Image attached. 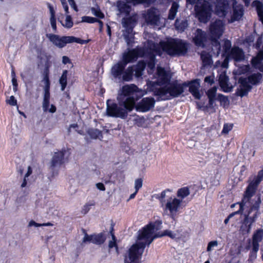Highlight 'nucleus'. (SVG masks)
<instances>
[{"label":"nucleus","instance_id":"obj_1","mask_svg":"<svg viewBox=\"0 0 263 263\" xmlns=\"http://www.w3.org/2000/svg\"><path fill=\"white\" fill-rule=\"evenodd\" d=\"M138 87L134 84L125 85L122 86L117 96L118 104L115 103H109L107 101L106 114L109 117L125 119L128 112L133 110L135 106L136 101L140 96Z\"/></svg>","mask_w":263,"mask_h":263},{"label":"nucleus","instance_id":"obj_2","mask_svg":"<svg viewBox=\"0 0 263 263\" xmlns=\"http://www.w3.org/2000/svg\"><path fill=\"white\" fill-rule=\"evenodd\" d=\"M155 226L152 223L138 231L136 243L130 247L125 255L124 263H139L146 246H149L156 238L167 236L172 239L176 238V234L170 230H166L158 234H155Z\"/></svg>","mask_w":263,"mask_h":263},{"label":"nucleus","instance_id":"obj_3","mask_svg":"<svg viewBox=\"0 0 263 263\" xmlns=\"http://www.w3.org/2000/svg\"><path fill=\"white\" fill-rule=\"evenodd\" d=\"M145 48L149 52L147 66L153 70L156 64V56H162L163 52L172 57L184 55L188 50L187 43L179 39H171L167 41H161L159 44H155L153 41L148 40L145 45Z\"/></svg>","mask_w":263,"mask_h":263},{"label":"nucleus","instance_id":"obj_4","mask_svg":"<svg viewBox=\"0 0 263 263\" xmlns=\"http://www.w3.org/2000/svg\"><path fill=\"white\" fill-rule=\"evenodd\" d=\"M158 78L156 85L153 86L151 90L157 101L170 100L180 96L184 92L186 83H180L177 81L171 82V78L163 68L158 67Z\"/></svg>","mask_w":263,"mask_h":263},{"label":"nucleus","instance_id":"obj_5","mask_svg":"<svg viewBox=\"0 0 263 263\" xmlns=\"http://www.w3.org/2000/svg\"><path fill=\"white\" fill-rule=\"evenodd\" d=\"M143 56H144V49L141 48L134 49L124 53L122 61L119 62L112 67L111 70L112 75L114 78L121 80V77L126 65L128 63L136 61L138 57Z\"/></svg>","mask_w":263,"mask_h":263},{"label":"nucleus","instance_id":"obj_6","mask_svg":"<svg viewBox=\"0 0 263 263\" xmlns=\"http://www.w3.org/2000/svg\"><path fill=\"white\" fill-rule=\"evenodd\" d=\"M224 30V24L219 20L212 23L210 26V36L212 45V50L216 51L217 55L221 52L220 44L219 39L222 36Z\"/></svg>","mask_w":263,"mask_h":263},{"label":"nucleus","instance_id":"obj_7","mask_svg":"<svg viewBox=\"0 0 263 263\" xmlns=\"http://www.w3.org/2000/svg\"><path fill=\"white\" fill-rule=\"evenodd\" d=\"M46 37L53 45L59 48L64 47L67 44L77 43L80 44H87L89 42L88 40H81L73 36H61L52 33L46 34Z\"/></svg>","mask_w":263,"mask_h":263},{"label":"nucleus","instance_id":"obj_8","mask_svg":"<svg viewBox=\"0 0 263 263\" xmlns=\"http://www.w3.org/2000/svg\"><path fill=\"white\" fill-rule=\"evenodd\" d=\"M195 11L200 22L205 23L211 17L212 6L205 0H198L195 6Z\"/></svg>","mask_w":263,"mask_h":263},{"label":"nucleus","instance_id":"obj_9","mask_svg":"<svg viewBox=\"0 0 263 263\" xmlns=\"http://www.w3.org/2000/svg\"><path fill=\"white\" fill-rule=\"evenodd\" d=\"M232 45L230 41H223L221 52L222 55H228L230 58L233 59L236 62H240L245 59V55L242 50L239 47H234L231 49Z\"/></svg>","mask_w":263,"mask_h":263},{"label":"nucleus","instance_id":"obj_10","mask_svg":"<svg viewBox=\"0 0 263 263\" xmlns=\"http://www.w3.org/2000/svg\"><path fill=\"white\" fill-rule=\"evenodd\" d=\"M247 65L238 66L236 70L233 72L234 78L238 80L239 84V88L236 92L237 95L243 97L247 94Z\"/></svg>","mask_w":263,"mask_h":263},{"label":"nucleus","instance_id":"obj_11","mask_svg":"<svg viewBox=\"0 0 263 263\" xmlns=\"http://www.w3.org/2000/svg\"><path fill=\"white\" fill-rule=\"evenodd\" d=\"M145 67L146 63L144 61H139L136 65L129 66L126 70H124L121 80L127 82L131 81L134 72L136 77H141Z\"/></svg>","mask_w":263,"mask_h":263},{"label":"nucleus","instance_id":"obj_12","mask_svg":"<svg viewBox=\"0 0 263 263\" xmlns=\"http://www.w3.org/2000/svg\"><path fill=\"white\" fill-rule=\"evenodd\" d=\"M164 203L161 206L163 209L164 213L169 212L171 217L174 219L175 216L178 211L182 202V200L178 199L175 197H168L167 201H162Z\"/></svg>","mask_w":263,"mask_h":263},{"label":"nucleus","instance_id":"obj_13","mask_svg":"<svg viewBox=\"0 0 263 263\" xmlns=\"http://www.w3.org/2000/svg\"><path fill=\"white\" fill-rule=\"evenodd\" d=\"M263 180V168L258 171L257 175L248 185V202H250L251 197L255 195L259 184Z\"/></svg>","mask_w":263,"mask_h":263},{"label":"nucleus","instance_id":"obj_14","mask_svg":"<svg viewBox=\"0 0 263 263\" xmlns=\"http://www.w3.org/2000/svg\"><path fill=\"white\" fill-rule=\"evenodd\" d=\"M261 202L260 195L259 194L257 195V200L252 203V205L248 211V223H250V224L248 226V234L250 231L251 224L254 222L257 218V215L259 213V209Z\"/></svg>","mask_w":263,"mask_h":263},{"label":"nucleus","instance_id":"obj_15","mask_svg":"<svg viewBox=\"0 0 263 263\" xmlns=\"http://www.w3.org/2000/svg\"><path fill=\"white\" fill-rule=\"evenodd\" d=\"M155 100L152 97L143 98L137 105V111L145 112L148 111L155 106Z\"/></svg>","mask_w":263,"mask_h":263},{"label":"nucleus","instance_id":"obj_16","mask_svg":"<svg viewBox=\"0 0 263 263\" xmlns=\"http://www.w3.org/2000/svg\"><path fill=\"white\" fill-rule=\"evenodd\" d=\"M138 5L137 0H120L117 3V7L120 13L129 14L132 6Z\"/></svg>","mask_w":263,"mask_h":263},{"label":"nucleus","instance_id":"obj_17","mask_svg":"<svg viewBox=\"0 0 263 263\" xmlns=\"http://www.w3.org/2000/svg\"><path fill=\"white\" fill-rule=\"evenodd\" d=\"M147 24L152 26H158L160 22L159 15L156 13L155 10L150 9L147 10L144 15Z\"/></svg>","mask_w":263,"mask_h":263},{"label":"nucleus","instance_id":"obj_18","mask_svg":"<svg viewBox=\"0 0 263 263\" xmlns=\"http://www.w3.org/2000/svg\"><path fill=\"white\" fill-rule=\"evenodd\" d=\"M219 83L223 91L228 92L232 90L233 87L229 82V77L226 75V71L222 72L219 74Z\"/></svg>","mask_w":263,"mask_h":263},{"label":"nucleus","instance_id":"obj_19","mask_svg":"<svg viewBox=\"0 0 263 263\" xmlns=\"http://www.w3.org/2000/svg\"><path fill=\"white\" fill-rule=\"evenodd\" d=\"M189 87V91L194 97L195 99H200L201 95L199 92L200 87V80L199 79L194 80L187 84L186 86Z\"/></svg>","mask_w":263,"mask_h":263},{"label":"nucleus","instance_id":"obj_20","mask_svg":"<svg viewBox=\"0 0 263 263\" xmlns=\"http://www.w3.org/2000/svg\"><path fill=\"white\" fill-rule=\"evenodd\" d=\"M206 33L201 29H197L195 33L193 41L197 46L203 47L206 41Z\"/></svg>","mask_w":263,"mask_h":263},{"label":"nucleus","instance_id":"obj_21","mask_svg":"<svg viewBox=\"0 0 263 263\" xmlns=\"http://www.w3.org/2000/svg\"><path fill=\"white\" fill-rule=\"evenodd\" d=\"M64 152L63 151L54 153L51 160V166L52 170L59 167L64 163Z\"/></svg>","mask_w":263,"mask_h":263},{"label":"nucleus","instance_id":"obj_22","mask_svg":"<svg viewBox=\"0 0 263 263\" xmlns=\"http://www.w3.org/2000/svg\"><path fill=\"white\" fill-rule=\"evenodd\" d=\"M243 196H244V197H243V199L242 201V202H241V203L237 202V203H236L235 204H233L231 205V208H233L236 205H238L239 210L235 212H233V213L230 214L228 216V217L226 219H225V220L224 221V223L225 224H227L229 222V220L235 215H240V218H241V214H243L242 211L243 210V206L245 205L244 200H245V198L247 197V189L244 191Z\"/></svg>","mask_w":263,"mask_h":263},{"label":"nucleus","instance_id":"obj_23","mask_svg":"<svg viewBox=\"0 0 263 263\" xmlns=\"http://www.w3.org/2000/svg\"><path fill=\"white\" fill-rule=\"evenodd\" d=\"M135 24L136 20L131 17L123 18L122 21L123 27L125 28L124 32L128 34L132 33Z\"/></svg>","mask_w":263,"mask_h":263},{"label":"nucleus","instance_id":"obj_24","mask_svg":"<svg viewBox=\"0 0 263 263\" xmlns=\"http://www.w3.org/2000/svg\"><path fill=\"white\" fill-rule=\"evenodd\" d=\"M262 81V74L259 72L248 75V83H251L253 85H257L261 83Z\"/></svg>","mask_w":263,"mask_h":263},{"label":"nucleus","instance_id":"obj_25","mask_svg":"<svg viewBox=\"0 0 263 263\" xmlns=\"http://www.w3.org/2000/svg\"><path fill=\"white\" fill-rule=\"evenodd\" d=\"M188 25V21L185 18H177L175 23L176 29L180 32H183Z\"/></svg>","mask_w":263,"mask_h":263},{"label":"nucleus","instance_id":"obj_26","mask_svg":"<svg viewBox=\"0 0 263 263\" xmlns=\"http://www.w3.org/2000/svg\"><path fill=\"white\" fill-rule=\"evenodd\" d=\"M252 6L255 7L259 21L263 24V4L258 0L252 2Z\"/></svg>","mask_w":263,"mask_h":263},{"label":"nucleus","instance_id":"obj_27","mask_svg":"<svg viewBox=\"0 0 263 263\" xmlns=\"http://www.w3.org/2000/svg\"><path fill=\"white\" fill-rule=\"evenodd\" d=\"M263 239V229H260L256 230L252 236V245L259 246V243Z\"/></svg>","mask_w":263,"mask_h":263},{"label":"nucleus","instance_id":"obj_28","mask_svg":"<svg viewBox=\"0 0 263 263\" xmlns=\"http://www.w3.org/2000/svg\"><path fill=\"white\" fill-rule=\"evenodd\" d=\"M243 15V10L241 6L233 7V14L230 22L232 23L235 21L239 20Z\"/></svg>","mask_w":263,"mask_h":263},{"label":"nucleus","instance_id":"obj_29","mask_svg":"<svg viewBox=\"0 0 263 263\" xmlns=\"http://www.w3.org/2000/svg\"><path fill=\"white\" fill-rule=\"evenodd\" d=\"M179 8V4L176 2H173L168 11L167 17L168 20H173L175 19Z\"/></svg>","mask_w":263,"mask_h":263},{"label":"nucleus","instance_id":"obj_30","mask_svg":"<svg viewBox=\"0 0 263 263\" xmlns=\"http://www.w3.org/2000/svg\"><path fill=\"white\" fill-rule=\"evenodd\" d=\"M45 70L44 71V78L43 82L45 85L44 89H50V81L49 79V72L50 64L48 63L45 64Z\"/></svg>","mask_w":263,"mask_h":263},{"label":"nucleus","instance_id":"obj_31","mask_svg":"<svg viewBox=\"0 0 263 263\" xmlns=\"http://www.w3.org/2000/svg\"><path fill=\"white\" fill-rule=\"evenodd\" d=\"M106 240V237L103 233L93 235L92 243L97 245L103 244Z\"/></svg>","mask_w":263,"mask_h":263},{"label":"nucleus","instance_id":"obj_32","mask_svg":"<svg viewBox=\"0 0 263 263\" xmlns=\"http://www.w3.org/2000/svg\"><path fill=\"white\" fill-rule=\"evenodd\" d=\"M87 134L92 139L101 140L103 138L102 132L96 128L89 129L87 131Z\"/></svg>","mask_w":263,"mask_h":263},{"label":"nucleus","instance_id":"obj_33","mask_svg":"<svg viewBox=\"0 0 263 263\" xmlns=\"http://www.w3.org/2000/svg\"><path fill=\"white\" fill-rule=\"evenodd\" d=\"M67 70H64L59 80V83L61 86V89L62 91H64L65 90L67 84Z\"/></svg>","mask_w":263,"mask_h":263},{"label":"nucleus","instance_id":"obj_34","mask_svg":"<svg viewBox=\"0 0 263 263\" xmlns=\"http://www.w3.org/2000/svg\"><path fill=\"white\" fill-rule=\"evenodd\" d=\"M49 100H43L42 108L44 112H49L50 113H54L56 111V107L51 104L50 106V108H49Z\"/></svg>","mask_w":263,"mask_h":263},{"label":"nucleus","instance_id":"obj_35","mask_svg":"<svg viewBox=\"0 0 263 263\" xmlns=\"http://www.w3.org/2000/svg\"><path fill=\"white\" fill-rule=\"evenodd\" d=\"M259 246L252 245V249L249 254V257L248 261L253 262L257 257V253L258 251Z\"/></svg>","mask_w":263,"mask_h":263},{"label":"nucleus","instance_id":"obj_36","mask_svg":"<svg viewBox=\"0 0 263 263\" xmlns=\"http://www.w3.org/2000/svg\"><path fill=\"white\" fill-rule=\"evenodd\" d=\"M190 190L188 187H183L179 189L177 191V196L182 200L190 194Z\"/></svg>","mask_w":263,"mask_h":263},{"label":"nucleus","instance_id":"obj_37","mask_svg":"<svg viewBox=\"0 0 263 263\" xmlns=\"http://www.w3.org/2000/svg\"><path fill=\"white\" fill-rule=\"evenodd\" d=\"M110 233L111 234L112 239L109 241L108 247L109 249H111L114 247H115L116 250L118 251V248L116 242L117 239L115 235L113 233V228H112L111 230H110Z\"/></svg>","mask_w":263,"mask_h":263},{"label":"nucleus","instance_id":"obj_38","mask_svg":"<svg viewBox=\"0 0 263 263\" xmlns=\"http://www.w3.org/2000/svg\"><path fill=\"white\" fill-rule=\"evenodd\" d=\"M201 59L205 65H209L211 63V58L210 55L205 51L201 52Z\"/></svg>","mask_w":263,"mask_h":263},{"label":"nucleus","instance_id":"obj_39","mask_svg":"<svg viewBox=\"0 0 263 263\" xmlns=\"http://www.w3.org/2000/svg\"><path fill=\"white\" fill-rule=\"evenodd\" d=\"M217 87L214 86L209 89L206 92L208 98H216Z\"/></svg>","mask_w":263,"mask_h":263},{"label":"nucleus","instance_id":"obj_40","mask_svg":"<svg viewBox=\"0 0 263 263\" xmlns=\"http://www.w3.org/2000/svg\"><path fill=\"white\" fill-rule=\"evenodd\" d=\"M73 24L71 16L70 15H66L65 24H62V25L65 28H70L72 27Z\"/></svg>","mask_w":263,"mask_h":263},{"label":"nucleus","instance_id":"obj_41","mask_svg":"<svg viewBox=\"0 0 263 263\" xmlns=\"http://www.w3.org/2000/svg\"><path fill=\"white\" fill-rule=\"evenodd\" d=\"M82 232L84 235V236L82 240V242L83 243H86L87 242L92 243L93 235H88L86 231L84 229H82Z\"/></svg>","mask_w":263,"mask_h":263},{"label":"nucleus","instance_id":"obj_42","mask_svg":"<svg viewBox=\"0 0 263 263\" xmlns=\"http://www.w3.org/2000/svg\"><path fill=\"white\" fill-rule=\"evenodd\" d=\"M167 192H171V191L168 189L162 191L160 194V196L159 198V199L161 204V206L164 204V203L162 201H167V198L166 199V197H167V198H168L169 197V196H166V193Z\"/></svg>","mask_w":263,"mask_h":263},{"label":"nucleus","instance_id":"obj_43","mask_svg":"<svg viewBox=\"0 0 263 263\" xmlns=\"http://www.w3.org/2000/svg\"><path fill=\"white\" fill-rule=\"evenodd\" d=\"M233 126V124L231 123H225L223 125V129L222 130V134H227L228 133L232 130Z\"/></svg>","mask_w":263,"mask_h":263},{"label":"nucleus","instance_id":"obj_44","mask_svg":"<svg viewBox=\"0 0 263 263\" xmlns=\"http://www.w3.org/2000/svg\"><path fill=\"white\" fill-rule=\"evenodd\" d=\"M98 19L91 16H83L82 17V22L88 23H94L98 21Z\"/></svg>","mask_w":263,"mask_h":263},{"label":"nucleus","instance_id":"obj_45","mask_svg":"<svg viewBox=\"0 0 263 263\" xmlns=\"http://www.w3.org/2000/svg\"><path fill=\"white\" fill-rule=\"evenodd\" d=\"M217 99L220 102L221 105L228 104L229 103L228 98L222 94H218Z\"/></svg>","mask_w":263,"mask_h":263},{"label":"nucleus","instance_id":"obj_46","mask_svg":"<svg viewBox=\"0 0 263 263\" xmlns=\"http://www.w3.org/2000/svg\"><path fill=\"white\" fill-rule=\"evenodd\" d=\"M91 12L93 15L100 18H103L104 17V14L99 9L92 8Z\"/></svg>","mask_w":263,"mask_h":263},{"label":"nucleus","instance_id":"obj_47","mask_svg":"<svg viewBox=\"0 0 263 263\" xmlns=\"http://www.w3.org/2000/svg\"><path fill=\"white\" fill-rule=\"evenodd\" d=\"M143 184V180L141 178H138L135 181V189L136 192H138L139 190L142 187Z\"/></svg>","mask_w":263,"mask_h":263},{"label":"nucleus","instance_id":"obj_48","mask_svg":"<svg viewBox=\"0 0 263 263\" xmlns=\"http://www.w3.org/2000/svg\"><path fill=\"white\" fill-rule=\"evenodd\" d=\"M218 246V241L217 240L211 241L209 242L208 247H207V251L211 252L213 250V248L216 247Z\"/></svg>","mask_w":263,"mask_h":263},{"label":"nucleus","instance_id":"obj_49","mask_svg":"<svg viewBox=\"0 0 263 263\" xmlns=\"http://www.w3.org/2000/svg\"><path fill=\"white\" fill-rule=\"evenodd\" d=\"M241 219H242V220H241V222H242V225L241 226V227L240 228V231H242L243 234H245V232H243V231H244L243 228L247 227V223H246L247 214H241Z\"/></svg>","mask_w":263,"mask_h":263},{"label":"nucleus","instance_id":"obj_50","mask_svg":"<svg viewBox=\"0 0 263 263\" xmlns=\"http://www.w3.org/2000/svg\"><path fill=\"white\" fill-rule=\"evenodd\" d=\"M93 204L92 203H86L85 204L82 208V213L83 214H87L88 211L90 210L91 206H92Z\"/></svg>","mask_w":263,"mask_h":263},{"label":"nucleus","instance_id":"obj_51","mask_svg":"<svg viewBox=\"0 0 263 263\" xmlns=\"http://www.w3.org/2000/svg\"><path fill=\"white\" fill-rule=\"evenodd\" d=\"M132 34H128V33H126L124 32L123 33V36L124 38L127 43V44L129 45L130 43H132Z\"/></svg>","mask_w":263,"mask_h":263},{"label":"nucleus","instance_id":"obj_52","mask_svg":"<svg viewBox=\"0 0 263 263\" xmlns=\"http://www.w3.org/2000/svg\"><path fill=\"white\" fill-rule=\"evenodd\" d=\"M6 102L11 106H15L17 105V100L13 96H11L9 99L6 100Z\"/></svg>","mask_w":263,"mask_h":263},{"label":"nucleus","instance_id":"obj_53","mask_svg":"<svg viewBox=\"0 0 263 263\" xmlns=\"http://www.w3.org/2000/svg\"><path fill=\"white\" fill-rule=\"evenodd\" d=\"M204 82L212 85L214 83V77L213 76L206 77L204 78Z\"/></svg>","mask_w":263,"mask_h":263},{"label":"nucleus","instance_id":"obj_54","mask_svg":"<svg viewBox=\"0 0 263 263\" xmlns=\"http://www.w3.org/2000/svg\"><path fill=\"white\" fill-rule=\"evenodd\" d=\"M262 36H258L257 38V40L256 41V42L255 43V48L257 49H258L260 48V47L262 44Z\"/></svg>","mask_w":263,"mask_h":263},{"label":"nucleus","instance_id":"obj_55","mask_svg":"<svg viewBox=\"0 0 263 263\" xmlns=\"http://www.w3.org/2000/svg\"><path fill=\"white\" fill-rule=\"evenodd\" d=\"M68 2L70 5V6H71V7L73 9V10L76 11V12H78V7L74 2V0H68Z\"/></svg>","mask_w":263,"mask_h":263},{"label":"nucleus","instance_id":"obj_56","mask_svg":"<svg viewBox=\"0 0 263 263\" xmlns=\"http://www.w3.org/2000/svg\"><path fill=\"white\" fill-rule=\"evenodd\" d=\"M44 94L43 100H50V92L49 89H44Z\"/></svg>","mask_w":263,"mask_h":263},{"label":"nucleus","instance_id":"obj_57","mask_svg":"<svg viewBox=\"0 0 263 263\" xmlns=\"http://www.w3.org/2000/svg\"><path fill=\"white\" fill-rule=\"evenodd\" d=\"M229 57L228 55H227V57L224 59V61L221 63V67L224 68H226L228 66V58Z\"/></svg>","mask_w":263,"mask_h":263},{"label":"nucleus","instance_id":"obj_58","mask_svg":"<svg viewBox=\"0 0 263 263\" xmlns=\"http://www.w3.org/2000/svg\"><path fill=\"white\" fill-rule=\"evenodd\" d=\"M156 0H137L138 4L142 3L151 4L154 3Z\"/></svg>","mask_w":263,"mask_h":263},{"label":"nucleus","instance_id":"obj_59","mask_svg":"<svg viewBox=\"0 0 263 263\" xmlns=\"http://www.w3.org/2000/svg\"><path fill=\"white\" fill-rule=\"evenodd\" d=\"M28 226L29 227L34 226V227H42V225H41V223H38L35 222L33 220H31L29 222Z\"/></svg>","mask_w":263,"mask_h":263},{"label":"nucleus","instance_id":"obj_60","mask_svg":"<svg viewBox=\"0 0 263 263\" xmlns=\"http://www.w3.org/2000/svg\"><path fill=\"white\" fill-rule=\"evenodd\" d=\"M97 188L100 191H105V187L102 183H98L96 184Z\"/></svg>","mask_w":263,"mask_h":263},{"label":"nucleus","instance_id":"obj_61","mask_svg":"<svg viewBox=\"0 0 263 263\" xmlns=\"http://www.w3.org/2000/svg\"><path fill=\"white\" fill-rule=\"evenodd\" d=\"M62 63L64 64H66L67 63H70L71 61L69 58L67 56H63L62 57Z\"/></svg>","mask_w":263,"mask_h":263},{"label":"nucleus","instance_id":"obj_62","mask_svg":"<svg viewBox=\"0 0 263 263\" xmlns=\"http://www.w3.org/2000/svg\"><path fill=\"white\" fill-rule=\"evenodd\" d=\"M12 83L13 85V90H16L17 87V83L16 78H13V79H12Z\"/></svg>","mask_w":263,"mask_h":263},{"label":"nucleus","instance_id":"obj_63","mask_svg":"<svg viewBox=\"0 0 263 263\" xmlns=\"http://www.w3.org/2000/svg\"><path fill=\"white\" fill-rule=\"evenodd\" d=\"M48 7L49 9L50 15H55V12L52 6L50 4H48Z\"/></svg>","mask_w":263,"mask_h":263},{"label":"nucleus","instance_id":"obj_64","mask_svg":"<svg viewBox=\"0 0 263 263\" xmlns=\"http://www.w3.org/2000/svg\"><path fill=\"white\" fill-rule=\"evenodd\" d=\"M209 105L210 107H213L214 103L216 98H208Z\"/></svg>","mask_w":263,"mask_h":263}]
</instances>
